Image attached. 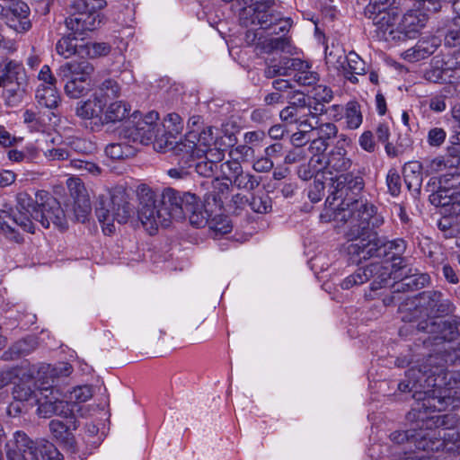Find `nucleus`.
<instances>
[{"label": "nucleus", "instance_id": "f257e3e1", "mask_svg": "<svg viewBox=\"0 0 460 460\" xmlns=\"http://www.w3.org/2000/svg\"><path fill=\"white\" fill-rule=\"evenodd\" d=\"M460 317L421 321L418 323L419 331L428 334L422 339L423 347H434V354H429L422 365H414L405 372V378L413 379L415 391L420 387H436L437 392L431 394L424 403L427 407L438 410L446 409L457 400L452 394V381H456L453 374L447 369V365L460 362V347H453L449 342L459 336L458 327Z\"/></svg>", "mask_w": 460, "mask_h": 460}, {"label": "nucleus", "instance_id": "f03ea898", "mask_svg": "<svg viewBox=\"0 0 460 460\" xmlns=\"http://www.w3.org/2000/svg\"><path fill=\"white\" fill-rule=\"evenodd\" d=\"M16 200V211L0 210V230L9 240L22 242L20 230L34 233V221L40 222L45 228L49 227L51 223L61 229L66 227L63 208L48 191H36L35 199L27 192H20Z\"/></svg>", "mask_w": 460, "mask_h": 460}, {"label": "nucleus", "instance_id": "7ed1b4c3", "mask_svg": "<svg viewBox=\"0 0 460 460\" xmlns=\"http://www.w3.org/2000/svg\"><path fill=\"white\" fill-rule=\"evenodd\" d=\"M137 196L138 218L150 234L160 226H169L172 219L184 218L185 209H191L195 203V195L190 192L166 188L158 196L146 184L137 187Z\"/></svg>", "mask_w": 460, "mask_h": 460}, {"label": "nucleus", "instance_id": "20e7f679", "mask_svg": "<svg viewBox=\"0 0 460 460\" xmlns=\"http://www.w3.org/2000/svg\"><path fill=\"white\" fill-rule=\"evenodd\" d=\"M12 371V379H14L13 396L15 400L22 402L34 399L38 404V414L42 418H49L52 415L67 418L71 414L68 402L61 399L60 393L55 390L52 385H49L48 382L37 385L34 378L22 370Z\"/></svg>", "mask_w": 460, "mask_h": 460}, {"label": "nucleus", "instance_id": "39448f33", "mask_svg": "<svg viewBox=\"0 0 460 460\" xmlns=\"http://www.w3.org/2000/svg\"><path fill=\"white\" fill-rule=\"evenodd\" d=\"M412 381L413 379L405 378L398 385V389L401 392L412 393V397L417 401L416 406H414L407 413V420L411 422H417L418 426L420 422L424 432H432L436 434L437 438H439L444 442V440L441 438L440 431L438 429H454L455 427H456L458 423V418L454 413H447L443 415H429V413L434 411H442V410H438L435 407H427L426 405H424L428 398H430L433 393L438 392V388L420 387V389H418L419 391H415L416 389H413L412 386ZM455 398L457 400V402H456L454 404L448 405L446 409H443V411H446L448 408L455 409L459 406L460 399L456 396Z\"/></svg>", "mask_w": 460, "mask_h": 460}, {"label": "nucleus", "instance_id": "423d86ee", "mask_svg": "<svg viewBox=\"0 0 460 460\" xmlns=\"http://www.w3.org/2000/svg\"><path fill=\"white\" fill-rule=\"evenodd\" d=\"M406 248L407 243L402 238H396L382 243L376 237L369 238L367 236V238H357L352 243H349L346 251L353 263H359L373 257H388L392 261V264L388 262L384 264L388 265L393 273L396 270L406 268L408 259L402 257Z\"/></svg>", "mask_w": 460, "mask_h": 460}, {"label": "nucleus", "instance_id": "0eeeda50", "mask_svg": "<svg viewBox=\"0 0 460 460\" xmlns=\"http://www.w3.org/2000/svg\"><path fill=\"white\" fill-rule=\"evenodd\" d=\"M334 215L341 221H344L349 226L347 234L349 243L357 238H367L370 235L367 230H374L384 224L383 216L377 212V208L367 199H358L349 202L342 200Z\"/></svg>", "mask_w": 460, "mask_h": 460}, {"label": "nucleus", "instance_id": "6e6552de", "mask_svg": "<svg viewBox=\"0 0 460 460\" xmlns=\"http://www.w3.org/2000/svg\"><path fill=\"white\" fill-rule=\"evenodd\" d=\"M273 1L267 0L241 8L240 23L245 27L259 25L261 30L270 31V33L277 35L288 32L292 25L291 19L283 17L273 9Z\"/></svg>", "mask_w": 460, "mask_h": 460}, {"label": "nucleus", "instance_id": "1a4fd4ad", "mask_svg": "<svg viewBox=\"0 0 460 460\" xmlns=\"http://www.w3.org/2000/svg\"><path fill=\"white\" fill-rule=\"evenodd\" d=\"M130 197L122 187L115 188L108 199L101 200L95 213L105 234L115 232L114 222L124 224L134 214Z\"/></svg>", "mask_w": 460, "mask_h": 460}, {"label": "nucleus", "instance_id": "9d476101", "mask_svg": "<svg viewBox=\"0 0 460 460\" xmlns=\"http://www.w3.org/2000/svg\"><path fill=\"white\" fill-rule=\"evenodd\" d=\"M14 446L7 451L8 460H62L58 448L48 441H33L24 432L14 433Z\"/></svg>", "mask_w": 460, "mask_h": 460}, {"label": "nucleus", "instance_id": "9b49d317", "mask_svg": "<svg viewBox=\"0 0 460 460\" xmlns=\"http://www.w3.org/2000/svg\"><path fill=\"white\" fill-rule=\"evenodd\" d=\"M159 115L155 111L148 112L144 117L138 111H134L124 122L120 135L132 142L148 145L153 140L160 141Z\"/></svg>", "mask_w": 460, "mask_h": 460}, {"label": "nucleus", "instance_id": "f8f14e48", "mask_svg": "<svg viewBox=\"0 0 460 460\" xmlns=\"http://www.w3.org/2000/svg\"><path fill=\"white\" fill-rule=\"evenodd\" d=\"M414 427L407 430L394 431L390 435L391 439L397 444L408 445L409 449L412 447L422 451L421 453L428 456L429 452L439 451L445 447L439 438L434 433L424 432L420 423L413 422Z\"/></svg>", "mask_w": 460, "mask_h": 460}, {"label": "nucleus", "instance_id": "ddd939ff", "mask_svg": "<svg viewBox=\"0 0 460 460\" xmlns=\"http://www.w3.org/2000/svg\"><path fill=\"white\" fill-rule=\"evenodd\" d=\"M370 279H373L370 285L371 290H377L387 286L392 279L389 266L383 262H372L367 267L358 268L341 281V288L345 290L350 289L355 286L366 283Z\"/></svg>", "mask_w": 460, "mask_h": 460}, {"label": "nucleus", "instance_id": "4468645a", "mask_svg": "<svg viewBox=\"0 0 460 460\" xmlns=\"http://www.w3.org/2000/svg\"><path fill=\"white\" fill-rule=\"evenodd\" d=\"M27 84V75L22 62L5 58L0 62V87L7 96L21 97Z\"/></svg>", "mask_w": 460, "mask_h": 460}, {"label": "nucleus", "instance_id": "2eb2a0df", "mask_svg": "<svg viewBox=\"0 0 460 460\" xmlns=\"http://www.w3.org/2000/svg\"><path fill=\"white\" fill-rule=\"evenodd\" d=\"M351 144V139L344 134H341L335 146L323 157V166L325 174H345L352 165V160L348 155L347 147Z\"/></svg>", "mask_w": 460, "mask_h": 460}, {"label": "nucleus", "instance_id": "dca6fc26", "mask_svg": "<svg viewBox=\"0 0 460 460\" xmlns=\"http://www.w3.org/2000/svg\"><path fill=\"white\" fill-rule=\"evenodd\" d=\"M325 111L323 105L313 106L311 102L306 104L305 98L302 97L298 98L297 102L284 108L280 111L279 117L287 124H296L307 128L310 127V118L316 119V115H321Z\"/></svg>", "mask_w": 460, "mask_h": 460}, {"label": "nucleus", "instance_id": "f3484780", "mask_svg": "<svg viewBox=\"0 0 460 460\" xmlns=\"http://www.w3.org/2000/svg\"><path fill=\"white\" fill-rule=\"evenodd\" d=\"M417 305L422 308L427 315L434 318L448 315L456 310L452 301L437 290H427L420 293Z\"/></svg>", "mask_w": 460, "mask_h": 460}, {"label": "nucleus", "instance_id": "a211bd4d", "mask_svg": "<svg viewBox=\"0 0 460 460\" xmlns=\"http://www.w3.org/2000/svg\"><path fill=\"white\" fill-rule=\"evenodd\" d=\"M196 139L197 134L190 130L186 133L183 139L167 147L172 150L178 164L183 167L193 166L194 162L202 159L206 154V149L198 146Z\"/></svg>", "mask_w": 460, "mask_h": 460}, {"label": "nucleus", "instance_id": "6ab92c4d", "mask_svg": "<svg viewBox=\"0 0 460 460\" xmlns=\"http://www.w3.org/2000/svg\"><path fill=\"white\" fill-rule=\"evenodd\" d=\"M330 180L332 181L330 187L331 194L326 199V202L329 203L330 206H332L335 200L342 199L343 196H345V198L342 200L349 202L347 200L349 192L356 195L364 188L362 177L355 176L351 173L336 175L335 177H331Z\"/></svg>", "mask_w": 460, "mask_h": 460}, {"label": "nucleus", "instance_id": "aec40b11", "mask_svg": "<svg viewBox=\"0 0 460 460\" xmlns=\"http://www.w3.org/2000/svg\"><path fill=\"white\" fill-rule=\"evenodd\" d=\"M30 7L25 2L14 1L8 8L4 7L2 17L8 27L18 33H24L31 28Z\"/></svg>", "mask_w": 460, "mask_h": 460}, {"label": "nucleus", "instance_id": "412c9836", "mask_svg": "<svg viewBox=\"0 0 460 460\" xmlns=\"http://www.w3.org/2000/svg\"><path fill=\"white\" fill-rule=\"evenodd\" d=\"M394 279L401 277V280L393 286L394 293L408 292L424 288L429 283L430 278L427 273L408 268L396 270L393 272Z\"/></svg>", "mask_w": 460, "mask_h": 460}, {"label": "nucleus", "instance_id": "4be33fe9", "mask_svg": "<svg viewBox=\"0 0 460 460\" xmlns=\"http://www.w3.org/2000/svg\"><path fill=\"white\" fill-rule=\"evenodd\" d=\"M106 105L93 93L92 98L77 102L75 114L84 120H90L93 129L103 127L102 118Z\"/></svg>", "mask_w": 460, "mask_h": 460}, {"label": "nucleus", "instance_id": "5701e85b", "mask_svg": "<svg viewBox=\"0 0 460 460\" xmlns=\"http://www.w3.org/2000/svg\"><path fill=\"white\" fill-rule=\"evenodd\" d=\"M98 10L92 5L91 9L86 12H83L76 16H68L66 19L67 29L78 35H82L86 31L98 29L102 22V17Z\"/></svg>", "mask_w": 460, "mask_h": 460}, {"label": "nucleus", "instance_id": "b1692460", "mask_svg": "<svg viewBox=\"0 0 460 460\" xmlns=\"http://www.w3.org/2000/svg\"><path fill=\"white\" fill-rule=\"evenodd\" d=\"M431 197V204L445 208L446 212L451 216H460V188L456 186L449 189L448 184H446L443 190Z\"/></svg>", "mask_w": 460, "mask_h": 460}, {"label": "nucleus", "instance_id": "393cba45", "mask_svg": "<svg viewBox=\"0 0 460 460\" xmlns=\"http://www.w3.org/2000/svg\"><path fill=\"white\" fill-rule=\"evenodd\" d=\"M299 67H303L300 58L283 57L278 61L276 59H270L267 62L264 75L267 78L291 75L293 69H299Z\"/></svg>", "mask_w": 460, "mask_h": 460}, {"label": "nucleus", "instance_id": "a878e982", "mask_svg": "<svg viewBox=\"0 0 460 460\" xmlns=\"http://www.w3.org/2000/svg\"><path fill=\"white\" fill-rule=\"evenodd\" d=\"M366 17L371 20L373 24L376 27V33L380 39L388 40L389 37L394 38L393 34L398 20L397 9L386 13L384 12L379 14L375 13L372 14V16Z\"/></svg>", "mask_w": 460, "mask_h": 460}, {"label": "nucleus", "instance_id": "bb28decb", "mask_svg": "<svg viewBox=\"0 0 460 460\" xmlns=\"http://www.w3.org/2000/svg\"><path fill=\"white\" fill-rule=\"evenodd\" d=\"M428 14L420 12V10H411L407 12L400 24L401 30L408 38H414L427 23Z\"/></svg>", "mask_w": 460, "mask_h": 460}, {"label": "nucleus", "instance_id": "cd10ccee", "mask_svg": "<svg viewBox=\"0 0 460 460\" xmlns=\"http://www.w3.org/2000/svg\"><path fill=\"white\" fill-rule=\"evenodd\" d=\"M93 66L87 60L66 62L59 67L58 75L62 78L83 77L91 80Z\"/></svg>", "mask_w": 460, "mask_h": 460}, {"label": "nucleus", "instance_id": "c85d7f7f", "mask_svg": "<svg viewBox=\"0 0 460 460\" xmlns=\"http://www.w3.org/2000/svg\"><path fill=\"white\" fill-rule=\"evenodd\" d=\"M367 73V65L365 61L355 52L350 51L347 55V60L341 70V75L352 84L358 82L357 75Z\"/></svg>", "mask_w": 460, "mask_h": 460}, {"label": "nucleus", "instance_id": "c756f323", "mask_svg": "<svg viewBox=\"0 0 460 460\" xmlns=\"http://www.w3.org/2000/svg\"><path fill=\"white\" fill-rule=\"evenodd\" d=\"M449 3L456 15L445 36V44L460 51V0H449Z\"/></svg>", "mask_w": 460, "mask_h": 460}, {"label": "nucleus", "instance_id": "7c9ffc66", "mask_svg": "<svg viewBox=\"0 0 460 460\" xmlns=\"http://www.w3.org/2000/svg\"><path fill=\"white\" fill-rule=\"evenodd\" d=\"M422 164L418 161L405 164L403 178L409 190L420 193L422 184Z\"/></svg>", "mask_w": 460, "mask_h": 460}, {"label": "nucleus", "instance_id": "2f4dec72", "mask_svg": "<svg viewBox=\"0 0 460 460\" xmlns=\"http://www.w3.org/2000/svg\"><path fill=\"white\" fill-rule=\"evenodd\" d=\"M460 69L441 68L438 66H431L427 68L423 73V78L430 83L435 84H450L456 83V77Z\"/></svg>", "mask_w": 460, "mask_h": 460}, {"label": "nucleus", "instance_id": "473e14b6", "mask_svg": "<svg viewBox=\"0 0 460 460\" xmlns=\"http://www.w3.org/2000/svg\"><path fill=\"white\" fill-rule=\"evenodd\" d=\"M130 105L123 101L111 102L103 111V126L109 123H117L128 119L130 117Z\"/></svg>", "mask_w": 460, "mask_h": 460}, {"label": "nucleus", "instance_id": "72a5a7b5", "mask_svg": "<svg viewBox=\"0 0 460 460\" xmlns=\"http://www.w3.org/2000/svg\"><path fill=\"white\" fill-rule=\"evenodd\" d=\"M320 174L323 177L325 175L321 155H313L308 163L301 164L297 169V175L303 181H309L313 177L319 179Z\"/></svg>", "mask_w": 460, "mask_h": 460}, {"label": "nucleus", "instance_id": "f704fd0d", "mask_svg": "<svg viewBox=\"0 0 460 460\" xmlns=\"http://www.w3.org/2000/svg\"><path fill=\"white\" fill-rule=\"evenodd\" d=\"M163 127L165 134L161 137L160 142L163 141V137H165L164 147H168L172 145V142L169 141V137H175L181 133L183 129V120L179 114L172 112L167 114L164 119Z\"/></svg>", "mask_w": 460, "mask_h": 460}, {"label": "nucleus", "instance_id": "c9c22d12", "mask_svg": "<svg viewBox=\"0 0 460 460\" xmlns=\"http://www.w3.org/2000/svg\"><path fill=\"white\" fill-rule=\"evenodd\" d=\"M121 87L119 83L108 78L102 81L94 90L93 94L101 102L107 105L108 101L117 99L120 96Z\"/></svg>", "mask_w": 460, "mask_h": 460}, {"label": "nucleus", "instance_id": "e433bc0d", "mask_svg": "<svg viewBox=\"0 0 460 460\" xmlns=\"http://www.w3.org/2000/svg\"><path fill=\"white\" fill-rule=\"evenodd\" d=\"M289 47L290 40L288 38L285 37V35L277 38H260L257 43V49L266 54L278 51L288 52Z\"/></svg>", "mask_w": 460, "mask_h": 460}, {"label": "nucleus", "instance_id": "4c0bfd02", "mask_svg": "<svg viewBox=\"0 0 460 460\" xmlns=\"http://www.w3.org/2000/svg\"><path fill=\"white\" fill-rule=\"evenodd\" d=\"M36 100L40 107L55 109L59 102V95L56 86H46L40 84L36 90Z\"/></svg>", "mask_w": 460, "mask_h": 460}, {"label": "nucleus", "instance_id": "58836bf2", "mask_svg": "<svg viewBox=\"0 0 460 460\" xmlns=\"http://www.w3.org/2000/svg\"><path fill=\"white\" fill-rule=\"evenodd\" d=\"M76 35L72 31L62 37L56 44L57 53L65 58H70L74 55L79 56V49L83 42L79 43Z\"/></svg>", "mask_w": 460, "mask_h": 460}, {"label": "nucleus", "instance_id": "ea45409f", "mask_svg": "<svg viewBox=\"0 0 460 460\" xmlns=\"http://www.w3.org/2000/svg\"><path fill=\"white\" fill-rule=\"evenodd\" d=\"M310 127H307L312 131V136L316 137L325 142L335 137L338 134V128L335 124L331 122L319 123L318 115L316 119H309Z\"/></svg>", "mask_w": 460, "mask_h": 460}, {"label": "nucleus", "instance_id": "a19ab883", "mask_svg": "<svg viewBox=\"0 0 460 460\" xmlns=\"http://www.w3.org/2000/svg\"><path fill=\"white\" fill-rule=\"evenodd\" d=\"M325 60L327 65L341 73L347 60L345 49L338 43H332L331 46H326Z\"/></svg>", "mask_w": 460, "mask_h": 460}, {"label": "nucleus", "instance_id": "79ce46f5", "mask_svg": "<svg viewBox=\"0 0 460 460\" xmlns=\"http://www.w3.org/2000/svg\"><path fill=\"white\" fill-rule=\"evenodd\" d=\"M68 404L71 409V414L67 417V419H70L71 425L67 426V425L64 424L62 421L58 420H52L49 422V429H50L51 433L53 434V436L57 439L63 441V442H68V440L70 439L71 433H70L69 429H70L71 426L73 427V429H76V428H77L76 420L73 416V409L71 407L72 405L69 402H68ZM65 418L66 419V417H65Z\"/></svg>", "mask_w": 460, "mask_h": 460}, {"label": "nucleus", "instance_id": "37998d69", "mask_svg": "<svg viewBox=\"0 0 460 460\" xmlns=\"http://www.w3.org/2000/svg\"><path fill=\"white\" fill-rule=\"evenodd\" d=\"M83 77L67 78L65 84L66 94L73 99H78L85 95L92 88L91 80L82 79Z\"/></svg>", "mask_w": 460, "mask_h": 460}, {"label": "nucleus", "instance_id": "c03bdc74", "mask_svg": "<svg viewBox=\"0 0 460 460\" xmlns=\"http://www.w3.org/2000/svg\"><path fill=\"white\" fill-rule=\"evenodd\" d=\"M436 50L434 44L426 41H419L413 48L404 52V58L410 62H417L429 58Z\"/></svg>", "mask_w": 460, "mask_h": 460}, {"label": "nucleus", "instance_id": "a18cd8bd", "mask_svg": "<svg viewBox=\"0 0 460 460\" xmlns=\"http://www.w3.org/2000/svg\"><path fill=\"white\" fill-rule=\"evenodd\" d=\"M230 182L238 190L252 192L261 184V177L243 171L240 174L235 175Z\"/></svg>", "mask_w": 460, "mask_h": 460}, {"label": "nucleus", "instance_id": "49530a36", "mask_svg": "<svg viewBox=\"0 0 460 460\" xmlns=\"http://www.w3.org/2000/svg\"><path fill=\"white\" fill-rule=\"evenodd\" d=\"M459 175L448 176L447 174L443 175L439 179L432 177L429 180L425 190L427 192H429V201L431 202V196L433 194L438 193L439 190H443L446 187V184H448L449 189L451 187H456L457 183H460L458 181Z\"/></svg>", "mask_w": 460, "mask_h": 460}, {"label": "nucleus", "instance_id": "de8ad7c7", "mask_svg": "<svg viewBox=\"0 0 460 460\" xmlns=\"http://www.w3.org/2000/svg\"><path fill=\"white\" fill-rule=\"evenodd\" d=\"M105 154L112 160H124L134 156L136 149L127 143H111L106 146Z\"/></svg>", "mask_w": 460, "mask_h": 460}, {"label": "nucleus", "instance_id": "09e8293b", "mask_svg": "<svg viewBox=\"0 0 460 460\" xmlns=\"http://www.w3.org/2000/svg\"><path fill=\"white\" fill-rule=\"evenodd\" d=\"M111 47L104 42H87L83 43L79 49V56L82 58H95L106 56L110 53Z\"/></svg>", "mask_w": 460, "mask_h": 460}, {"label": "nucleus", "instance_id": "8fccbe9b", "mask_svg": "<svg viewBox=\"0 0 460 460\" xmlns=\"http://www.w3.org/2000/svg\"><path fill=\"white\" fill-rule=\"evenodd\" d=\"M344 118L348 128L356 129L359 128L363 121L359 104L356 102H348L344 109Z\"/></svg>", "mask_w": 460, "mask_h": 460}, {"label": "nucleus", "instance_id": "3c124183", "mask_svg": "<svg viewBox=\"0 0 460 460\" xmlns=\"http://www.w3.org/2000/svg\"><path fill=\"white\" fill-rule=\"evenodd\" d=\"M303 67L299 69H293V76L295 81L305 86H310L314 84L319 77L318 74L311 70L310 65L302 60Z\"/></svg>", "mask_w": 460, "mask_h": 460}, {"label": "nucleus", "instance_id": "603ef678", "mask_svg": "<svg viewBox=\"0 0 460 460\" xmlns=\"http://www.w3.org/2000/svg\"><path fill=\"white\" fill-rule=\"evenodd\" d=\"M189 216L190 223L195 227H203L208 225V218L207 212L203 210L202 206L199 203L198 198L195 196V203L191 209H185L184 217Z\"/></svg>", "mask_w": 460, "mask_h": 460}, {"label": "nucleus", "instance_id": "864d4df0", "mask_svg": "<svg viewBox=\"0 0 460 460\" xmlns=\"http://www.w3.org/2000/svg\"><path fill=\"white\" fill-rule=\"evenodd\" d=\"M207 226L214 234L215 237L228 234L232 230V225L229 218L223 215H216L215 217L208 218Z\"/></svg>", "mask_w": 460, "mask_h": 460}, {"label": "nucleus", "instance_id": "5fc2aeb1", "mask_svg": "<svg viewBox=\"0 0 460 460\" xmlns=\"http://www.w3.org/2000/svg\"><path fill=\"white\" fill-rule=\"evenodd\" d=\"M395 0H370L364 10L366 16H372V14H379L384 12H390L395 10L394 7Z\"/></svg>", "mask_w": 460, "mask_h": 460}, {"label": "nucleus", "instance_id": "6e6d98bb", "mask_svg": "<svg viewBox=\"0 0 460 460\" xmlns=\"http://www.w3.org/2000/svg\"><path fill=\"white\" fill-rule=\"evenodd\" d=\"M249 206L256 213L266 214L271 210V199L265 193L252 195L249 200Z\"/></svg>", "mask_w": 460, "mask_h": 460}, {"label": "nucleus", "instance_id": "4d7b16f0", "mask_svg": "<svg viewBox=\"0 0 460 460\" xmlns=\"http://www.w3.org/2000/svg\"><path fill=\"white\" fill-rule=\"evenodd\" d=\"M229 194V184L227 182L216 180L213 182V191L209 194L208 199L211 197L214 204L219 208L223 207L224 199Z\"/></svg>", "mask_w": 460, "mask_h": 460}, {"label": "nucleus", "instance_id": "13d9d810", "mask_svg": "<svg viewBox=\"0 0 460 460\" xmlns=\"http://www.w3.org/2000/svg\"><path fill=\"white\" fill-rule=\"evenodd\" d=\"M74 215L77 221L84 222L91 212V203L85 196H78L73 206Z\"/></svg>", "mask_w": 460, "mask_h": 460}, {"label": "nucleus", "instance_id": "bf43d9fd", "mask_svg": "<svg viewBox=\"0 0 460 460\" xmlns=\"http://www.w3.org/2000/svg\"><path fill=\"white\" fill-rule=\"evenodd\" d=\"M72 166L78 170L82 175H97L101 172V168L94 163L83 159H71Z\"/></svg>", "mask_w": 460, "mask_h": 460}, {"label": "nucleus", "instance_id": "052dcab7", "mask_svg": "<svg viewBox=\"0 0 460 460\" xmlns=\"http://www.w3.org/2000/svg\"><path fill=\"white\" fill-rule=\"evenodd\" d=\"M196 142L198 143V146L206 149L207 152L208 148L215 144L213 127L206 126L202 128L201 131L197 133Z\"/></svg>", "mask_w": 460, "mask_h": 460}, {"label": "nucleus", "instance_id": "680f3d73", "mask_svg": "<svg viewBox=\"0 0 460 460\" xmlns=\"http://www.w3.org/2000/svg\"><path fill=\"white\" fill-rule=\"evenodd\" d=\"M313 96L315 102L314 105H323V103L330 102L332 100V91L330 87L323 84H318L313 89Z\"/></svg>", "mask_w": 460, "mask_h": 460}, {"label": "nucleus", "instance_id": "e2e57ef3", "mask_svg": "<svg viewBox=\"0 0 460 460\" xmlns=\"http://www.w3.org/2000/svg\"><path fill=\"white\" fill-rule=\"evenodd\" d=\"M221 171L226 178L231 181L235 175L240 174L243 170L237 158L228 160L221 164Z\"/></svg>", "mask_w": 460, "mask_h": 460}, {"label": "nucleus", "instance_id": "0e129e2a", "mask_svg": "<svg viewBox=\"0 0 460 460\" xmlns=\"http://www.w3.org/2000/svg\"><path fill=\"white\" fill-rule=\"evenodd\" d=\"M386 184L391 195L398 196L401 192V177L395 169L388 171Z\"/></svg>", "mask_w": 460, "mask_h": 460}, {"label": "nucleus", "instance_id": "69168bd1", "mask_svg": "<svg viewBox=\"0 0 460 460\" xmlns=\"http://www.w3.org/2000/svg\"><path fill=\"white\" fill-rule=\"evenodd\" d=\"M447 132L442 128H432L427 136L428 144L433 147L442 146L446 140Z\"/></svg>", "mask_w": 460, "mask_h": 460}, {"label": "nucleus", "instance_id": "338daca9", "mask_svg": "<svg viewBox=\"0 0 460 460\" xmlns=\"http://www.w3.org/2000/svg\"><path fill=\"white\" fill-rule=\"evenodd\" d=\"M299 130L295 132L291 136V143L295 146H303L307 142H309L312 138V131L309 130L308 128H304V126H298Z\"/></svg>", "mask_w": 460, "mask_h": 460}, {"label": "nucleus", "instance_id": "774afa93", "mask_svg": "<svg viewBox=\"0 0 460 460\" xmlns=\"http://www.w3.org/2000/svg\"><path fill=\"white\" fill-rule=\"evenodd\" d=\"M93 396V390L90 385H81L74 388L70 393V400L75 402H84Z\"/></svg>", "mask_w": 460, "mask_h": 460}]
</instances>
